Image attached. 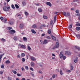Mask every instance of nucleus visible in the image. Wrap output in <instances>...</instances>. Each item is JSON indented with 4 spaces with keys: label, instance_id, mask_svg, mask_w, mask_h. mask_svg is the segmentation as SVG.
<instances>
[{
    "label": "nucleus",
    "instance_id": "1",
    "mask_svg": "<svg viewBox=\"0 0 80 80\" xmlns=\"http://www.w3.org/2000/svg\"><path fill=\"white\" fill-rule=\"evenodd\" d=\"M59 57L60 58H63V59L64 60H65L66 58V57L65 56H63V52H60Z\"/></svg>",
    "mask_w": 80,
    "mask_h": 80
},
{
    "label": "nucleus",
    "instance_id": "2",
    "mask_svg": "<svg viewBox=\"0 0 80 80\" xmlns=\"http://www.w3.org/2000/svg\"><path fill=\"white\" fill-rule=\"evenodd\" d=\"M10 8V7L5 6L3 8V10L5 12H8Z\"/></svg>",
    "mask_w": 80,
    "mask_h": 80
},
{
    "label": "nucleus",
    "instance_id": "3",
    "mask_svg": "<svg viewBox=\"0 0 80 80\" xmlns=\"http://www.w3.org/2000/svg\"><path fill=\"white\" fill-rule=\"evenodd\" d=\"M24 24H23L22 23H21L20 24L19 26V28L21 29L22 30V29H23V28H24Z\"/></svg>",
    "mask_w": 80,
    "mask_h": 80
},
{
    "label": "nucleus",
    "instance_id": "4",
    "mask_svg": "<svg viewBox=\"0 0 80 80\" xmlns=\"http://www.w3.org/2000/svg\"><path fill=\"white\" fill-rule=\"evenodd\" d=\"M18 46L19 47L21 48H24V49H25V48H26L25 46L23 45H21L20 44H19L18 45Z\"/></svg>",
    "mask_w": 80,
    "mask_h": 80
},
{
    "label": "nucleus",
    "instance_id": "5",
    "mask_svg": "<svg viewBox=\"0 0 80 80\" xmlns=\"http://www.w3.org/2000/svg\"><path fill=\"white\" fill-rule=\"evenodd\" d=\"M16 32L14 30H11V31H9V32L10 33H11V34H13V33H15Z\"/></svg>",
    "mask_w": 80,
    "mask_h": 80
},
{
    "label": "nucleus",
    "instance_id": "6",
    "mask_svg": "<svg viewBox=\"0 0 80 80\" xmlns=\"http://www.w3.org/2000/svg\"><path fill=\"white\" fill-rule=\"evenodd\" d=\"M51 37L52 38V40H57V38H56V37H55V36H54L52 35L51 36Z\"/></svg>",
    "mask_w": 80,
    "mask_h": 80
},
{
    "label": "nucleus",
    "instance_id": "7",
    "mask_svg": "<svg viewBox=\"0 0 80 80\" xmlns=\"http://www.w3.org/2000/svg\"><path fill=\"white\" fill-rule=\"evenodd\" d=\"M46 4L47 5H48L49 7H52V4L50 3V2H46Z\"/></svg>",
    "mask_w": 80,
    "mask_h": 80
},
{
    "label": "nucleus",
    "instance_id": "8",
    "mask_svg": "<svg viewBox=\"0 0 80 80\" xmlns=\"http://www.w3.org/2000/svg\"><path fill=\"white\" fill-rule=\"evenodd\" d=\"M78 61V58L76 57L75 58V59L74 60V62L75 63H77Z\"/></svg>",
    "mask_w": 80,
    "mask_h": 80
},
{
    "label": "nucleus",
    "instance_id": "9",
    "mask_svg": "<svg viewBox=\"0 0 80 80\" xmlns=\"http://www.w3.org/2000/svg\"><path fill=\"white\" fill-rule=\"evenodd\" d=\"M56 48H58V47H59V44L58 43V42H56Z\"/></svg>",
    "mask_w": 80,
    "mask_h": 80
},
{
    "label": "nucleus",
    "instance_id": "10",
    "mask_svg": "<svg viewBox=\"0 0 80 80\" xmlns=\"http://www.w3.org/2000/svg\"><path fill=\"white\" fill-rule=\"evenodd\" d=\"M30 58L31 60H32L33 61H34L36 60V59H35V58L33 57H30Z\"/></svg>",
    "mask_w": 80,
    "mask_h": 80
},
{
    "label": "nucleus",
    "instance_id": "11",
    "mask_svg": "<svg viewBox=\"0 0 80 80\" xmlns=\"http://www.w3.org/2000/svg\"><path fill=\"white\" fill-rule=\"evenodd\" d=\"M14 23V22L13 21H10L9 22V24L10 25H13Z\"/></svg>",
    "mask_w": 80,
    "mask_h": 80
},
{
    "label": "nucleus",
    "instance_id": "12",
    "mask_svg": "<svg viewBox=\"0 0 80 80\" xmlns=\"http://www.w3.org/2000/svg\"><path fill=\"white\" fill-rule=\"evenodd\" d=\"M72 24H70L68 27V28H69V30H72Z\"/></svg>",
    "mask_w": 80,
    "mask_h": 80
},
{
    "label": "nucleus",
    "instance_id": "13",
    "mask_svg": "<svg viewBox=\"0 0 80 80\" xmlns=\"http://www.w3.org/2000/svg\"><path fill=\"white\" fill-rule=\"evenodd\" d=\"M65 55H69L70 54V53L69 52L66 51H65Z\"/></svg>",
    "mask_w": 80,
    "mask_h": 80
},
{
    "label": "nucleus",
    "instance_id": "14",
    "mask_svg": "<svg viewBox=\"0 0 80 80\" xmlns=\"http://www.w3.org/2000/svg\"><path fill=\"white\" fill-rule=\"evenodd\" d=\"M4 55V54L3 53V54H2V55H0V62L1 61V59H2V56H3V55Z\"/></svg>",
    "mask_w": 80,
    "mask_h": 80
},
{
    "label": "nucleus",
    "instance_id": "15",
    "mask_svg": "<svg viewBox=\"0 0 80 80\" xmlns=\"http://www.w3.org/2000/svg\"><path fill=\"white\" fill-rule=\"evenodd\" d=\"M31 32L32 33H36V32H35V30H33V29H31Z\"/></svg>",
    "mask_w": 80,
    "mask_h": 80
},
{
    "label": "nucleus",
    "instance_id": "16",
    "mask_svg": "<svg viewBox=\"0 0 80 80\" xmlns=\"http://www.w3.org/2000/svg\"><path fill=\"white\" fill-rule=\"evenodd\" d=\"M70 67L71 68L70 70H73V67L72 66V64H71L70 65Z\"/></svg>",
    "mask_w": 80,
    "mask_h": 80
},
{
    "label": "nucleus",
    "instance_id": "17",
    "mask_svg": "<svg viewBox=\"0 0 80 80\" xmlns=\"http://www.w3.org/2000/svg\"><path fill=\"white\" fill-rule=\"evenodd\" d=\"M38 11L39 12H42V8H38Z\"/></svg>",
    "mask_w": 80,
    "mask_h": 80
},
{
    "label": "nucleus",
    "instance_id": "18",
    "mask_svg": "<svg viewBox=\"0 0 80 80\" xmlns=\"http://www.w3.org/2000/svg\"><path fill=\"white\" fill-rule=\"evenodd\" d=\"M33 28H37V26L35 24H34L32 27Z\"/></svg>",
    "mask_w": 80,
    "mask_h": 80
},
{
    "label": "nucleus",
    "instance_id": "19",
    "mask_svg": "<svg viewBox=\"0 0 80 80\" xmlns=\"http://www.w3.org/2000/svg\"><path fill=\"white\" fill-rule=\"evenodd\" d=\"M52 32V30L51 29H49L48 31V34H50Z\"/></svg>",
    "mask_w": 80,
    "mask_h": 80
},
{
    "label": "nucleus",
    "instance_id": "20",
    "mask_svg": "<svg viewBox=\"0 0 80 80\" xmlns=\"http://www.w3.org/2000/svg\"><path fill=\"white\" fill-rule=\"evenodd\" d=\"M13 39L14 40H17L18 38H17V36H15L14 37Z\"/></svg>",
    "mask_w": 80,
    "mask_h": 80
},
{
    "label": "nucleus",
    "instance_id": "21",
    "mask_svg": "<svg viewBox=\"0 0 80 80\" xmlns=\"http://www.w3.org/2000/svg\"><path fill=\"white\" fill-rule=\"evenodd\" d=\"M76 36L78 38H80V34H77V35H76Z\"/></svg>",
    "mask_w": 80,
    "mask_h": 80
},
{
    "label": "nucleus",
    "instance_id": "22",
    "mask_svg": "<svg viewBox=\"0 0 80 80\" xmlns=\"http://www.w3.org/2000/svg\"><path fill=\"white\" fill-rule=\"evenodd\" d=\"M80 27H77L76 28V30H77V31L80 30Z\"/></svg>",
    "mask_w": 80,
    "mask_h": 80
},
{
    "label": "nucleus",
    "instance_id": "23",
    "mask_svg": "<svg viewBox=\"0 0 80 80\" xmlns=\"http://www.w3.org/2000/svg\"><path fill=\"white\" fill-rule=\"evenodd\" d=\"M62 13H63V15H64V16H65V17H67V13H66V12H63Z\"/></svg>",
    "mask_w": 80,
    "mask_h": 80
},
{
    "label": "nucleus",
    "instance_id": "24",
    "mask_svg": "<svg viewBox=\"0 0 80 80\" xmlns=\"http://www.w3.org/2000/svg\"><path fill=\"white\" fill-rule=\"evenodd\" d=\"M48 42V41L47 40H44L43 42V44H46Z\"/></svg>",
    "mask_w": 80,
    "mask_h": 80
},
{
    "label": "nucleus",
    "instance_id": "25",
    "mask_svg": "<svg viewBox=\"0 0 80 80\" xmlns=\"http://www.w3.org/2000/svg\"><path fill=\"white\" fill-rule=\"evenodd\" d=\"M5 63H10V62L9 60H7L6 61Z\"/></svg>",
    "mask_w": 80,
    "mask_h": 80
},
{
    "label": "nucleus",
    "instance_id": "26",
    "mask_svg": "<svg viewBox=\"0 0 80 80\" xmlns=\"http://www.w3.org/2000/svg\"><path fill=\"white\" fill-rule=\"evenodd\" d=\"M76 49H78V50H80V48L78 46H75Z\"/></svg>",
    "mask_w": 80,
    "mask_h": 80
},
{
    "label": "nucleus",
    "instance_id": "27",
    "mask_svg": "<svg viewBox=\"0 0 80 80\" xmlns=\"http://www.w3.org/2000/svg\"><path fill=\"white\" fill-rule=\"evenodd\" d=\"M15 7L16 8H19V6L18 5L16 4L15 5Z\"/></svg>",
    "mask_w": 80,
    "mask_h": 80
},
{
    "label": "nucleus",
    "instance_id": "28",
    "mask_svg": "<svg viewBox=\"0 0 80 80\" xmlns=\"http://www.w3.org/2000/svg\"><path fill=\"white\" fill-rule=\"evenodd\" d=\"M24 13L26 15V16H27L28 15V12L25 11L24 12Z\"/></svg>",
    "mask_w": 80,
    "mask_h": 80
},
{
    "label": "nucleus",
    "instance_id": "29",
    "mask_svg": "<svg viewBox=\"0 0 80 80\" xmlns=\"http://www.w3.org/2000/svg\"><path fill=\"white\" fill-rule=\"evenodd\" d=\"M53 21L52 20H51L50 22V25H52V24H53Z\"/></svg>",
    "mask_w": 80,
    "mask_h": 80
},
{
    "label": "nucleus",
    "instance_id": "30",
    "mask_svg": "<svg viewBox=\"0 0 80 80\" xmlns=\"http://www.w3.org/2000/svg\"><path fill=\"white\" fill-rule=\"evenodd\" d=\"M35 64H34V63L33 62H31V67H34V65Z\"/></svg>",
    "mask_w": 80,
    "mask_h": 80
},
{
    "label": "nucleus",
    "instance_id": "31",
    "mask_svg": "<svg viewBox=\"0 0 80 80\" xmlns=\"http://www.w3.org/2000/svg\"><path fill=\"white\" fill-rule=\"evenodd\" d=\"M28 50H31V48L29 46H28Z\"/></svg>",
    "mask_w": 80,
    "mask_h": 80
},
{
    "label": "nucleus",
    "instance_id": "32",
    "mask_svg": "<svg viewBox=\"0 0 80 80\" xmlns=\"http://www.w3.org/2000/svg\"><path fill=\"white\" fill-rule=\"evenodd\" d=\"M25 53H22L21 54V57H24V56H25Z\"/></svg>",
    "mask_w": 80,
    "mask_h": 80
},
{
    "label": "nucleus",
    "instance_id": "33",
    "mask_svg": "<svg viewBox=\"0 0 80 80\" xmlns=\"http://www.w3.org/2000/svg\"><path fill=\"white\" fill-rule=\"evenodd\" d=\"M34 5L36 6V7H38L40 6V4L39 3H35Z\"/></svg>",
    "mask_w": 80,
    "mask_h": 80
},
{
    "label": "nucleus",
    "instance_id": "34",
    "mask_svg": "<svg viewBox=\"0 0 80 80\" xmlns=\"http://www.w3.org/2000/svg\"><path fill=\"white\" fill-rule=\"evenodd\" d=\"M43 18H44V19H47L48 18V17L46 16H43Z\"/></svg>",
    "mask_w": 80,
    "mask_h": 80
},
{
    "label": "nucleus",
    "instance_id": "35",
    "mask_svg": "<svg viewBox=\"0 0 80 80\" xmlns=\"http://www.w3.org/2000/svg\"><path fill=\"white\" fill-rule=\"evenodd\" d=\"M25 69L26 70H28V66H25Z\"/></svg>",
    "mask_w": 80,
    "mask_h": 80
},
{
    "label": "nucleus",
    "instance_id": "36",
    "mask_svg": "<svg viewBox=\"0 0 80 80\" xmlns=\"http://www.w3.org/2000/svg\"><path fill=\"white\" fill-rule=\"evenodd\" d=\"M12 72H13V73H14V74H17V71H15L12 70Z\"/></svg>",
    "mask_w": 80,
    "mask_h": 80
},
{
    "label": "nucleus",
    "instance_id": "37",
    "mask_svg": "<svg viewBox=\"0 0 80 80\" xmlns=\"http://www.w3.org/2000/svg\"><path fill=\"white\" fill-rule=\"evenodd\" d=\"M22 4L23 6H25L26 5V3L24 2H22Z\"/></svg>",
    "mask_w": 80,
    "mask_h": 80
},
{
    "label": "nucleus",
    "instance_id": "38",
    "mask_svg": "<svg viewBox=\"0 0 80 80\" xmlns=\"http://www.w3.org/2000/svg\"><path fill=\"white\" fill-rule=\"evenodd\" d=\"M23 40H27V38L25 37H24L23 38Z\"/></svg>",
    "mask_w": 80,
    "mask_h": 80
},
{
    "label": "nucleus",
    "instance_id": "39",
    "mask_svg": "<svg viewBox=\"0 0 80 80\" xmlns=\"http://www.w3.org/2000/svg\"><path fill=\"white\" fill-rule=\"evenodd\" d=\"M54 18V21H55V20H56V19H57V16H55Z\"/></svg>",
    "mask_w": 80,
    "mask_h": 80
},
{
    "label": "nucleus",
    "instance_id": "40",
    "mask_svg": "<svg viewBox=\"0 0 80 80\" xmlns=\"http://www.w3.org/2000/svg\"><path fill=\"white\" fill-rule=\"evenodd\" d=\"M7 30H11V29H12V28L11 27H8L7 28Z\"/></svg>",
    "mask_w": 80,
    "mask_h": 80
},
{
    "label": "nucleus",
    "instance_id": "41",
    "mask_svg": "<svg viewBox=\"0 0 80 80\" xmlns=\"http://www.w3.org/2000/svg\"><path fill=\"white\" fill-rule=\"evenodd\" d=\"M17 76H18V77H21L22 76V74H20L18 73L17 74Z\"/></svg>",
    "mask_w": 80,
    "mask_h": 80
},
{
    "label": "nucleus",
    "instance_id": "42",
    "mask_svg": "<svg viewBox=\"0 0 80 80\" xmlns=\"http://www.w3.org/2000/svg\"><path fill=\"white\" fill-rule=\"evenodd\" d=\"M75 12L76 13H79V11L78 10H76L75 11Z\"/></svg>",
    "mask_w": 80,
    "mask_h": 80
},
{
    "label": "nucleus",
    "instance_id": "43",
    "mask_svg": "<svg viewBox=\"0 0 80 80\" xmlns=\"http://www.w3.org/2000/svg\"><path fill=\"white\" fill-rule=\"evenodd\" d=\"M46 38H48V39H50L51 38L49 36H47Z\"/></svg>",
    "mask_w": 80,
    "mask_h": 80
},
{
    "label": "nucleus",
    "instance_id": "44",
    "mask_svg": "<svg viewBox=\"0 0 80 80\" xmlns=\"http://www.w3.org/2000/svg\"><path fill=\"white\" fill-rule=\"evenodd\" d=\"M60 75H63V73H62V70H60Z\"/></svg>",
    "mask_w": 80,
    "mask_h": 80
},
{
    "label": "nucleus",
    "instance_id": "45",
    "mask_svg": "<svg viewBox=\"0 0 80 80\" xmlns=\"http://www.w3.org/2000/svg\"><path fill=\"white\" fill-rule=\"evenodd\" d=\"M12 8H13V9L15 8V6L13 5L12 4Z\"/></svg>",
    "mask_w": 80,
    "mask_h": 80
},
{
    "label": "nucleus",
    "instance_id": "46",
    "mask_svg": "<svg viewBox=\"0 0 80 80\" xmlns=\"http://www.w3.org/2000/svg\"><path fill=\"white\" fill-rule=\"evenodd\" d=\"M22 62H25V59L24 58H22Z\"/></svg>",
    "mask_w": 80,
    "mask_h": 80
},
{
    "label": "nucleus",
    "instance_id": "47",
    "mask_svg": "<svg viewBox=\"0 0 80 80\" xmlns=\"http://www.w3.org/2000/svg\"><path fill=\"white\" fill-rule=\"evenodd\" d=\"M1 20H3V17H0Z\"/></svg>",
    "mask_w": 80,
    "mask_h": 80
},
{
    "label": "nucleus",
    "instance_id": "48",
    "mask_svg": "<svg viewBox=\"0 0 80 80\" xmlns=\"http://www.w3.org/2000/svg\"><path fill=\"white\" fill-rule=\"evenodd\" d=\"M76 26H80V23H77L76 24Z\"/></svg>",
    "mask_w": 80,
    "mask_h": 80
},
{
    "label": "nucleus",
    "instance_id": "49",
    "mask_svg": "<svg viewBox=\"0 0 80 80\" xmlns=\"http://www.w3.org/2000/svg\"><path fill=\"white\" fill-rule=\"evenodd\" d=\"M66 72H68V73L69 72H71V71H70V70H67L66 71Z\"/></svg>",
    "mask_w": 80,
    "mask_h": 80
},
{
    "label": "nucleus",
    "instance_id": "50",
    "mask_svg": "<svg viewBox=\"0 0 80 80\" xmlns=\"http://www.w3.org/2000/svg\"><path fill=\"white\" fill-rule=\"evenodd\" d=\"M7 18H5V19H4V23L5 22H7Z\"/></svg>",
    "mask_w": 80,
    "mask_h": 80
},
{
    "label": "nucleus",
    "instance_id": "51",
    "mask_svg": "<svg viewBox=\"0 0 80 80\" xmlns=\"http://www.w3.org/2000/svg\"><path fill=\"white\" fill-rule=\"evenodd\" d=\"M55 78V74H53L52 75V78Z\"/></svg>",
    "mask_w": 80,
    "mask_h": 80
},
{
    "label": "nucleus",
    "instance_id": "52",
    "mask_svg": "<svg viewBox=\"0 0 80 80\" xmlns=\"http://www.w3.org/2000/svg\"><path fill=\"white\" fill-rule=\"evenodd\" d=\"M67 15L68 16H70V14L69 12H67Z\"/></svg>",
    "mask_w": 80,
    "mask_h": 80
},
{
    "label": "nucleus",
    "instance_id": "53",
    "mask_svg": "<svg viewBox=\"0 0 80 80\" xmlns=\"http://www.w3.org/2000/svg\"><path fill=\"white\" fill-rule=\"evenodd\" d=\"M56 46H54V47L53 48H52V49L53 50H55V48H56Z\"/></svg>",
    "mask_w": 80,
    "mask_h": 80
},
{
    "label": "nucleus",
    "instance_id": "54",
    "mask_svg": "<svg viewBox=\"0 0 80 80\" xmlns=\"http://www.w3.org/2000/svg\"><path fill=\"white\" fill-rule=\"evenodd\" d=\"M3 71H0V74H1V75H2V74H3Z\"/></svg>",
    "mask_w": 80,
    "mask_h": 80
},
{
    "label": "nucleus",
    "instance_id": "55",
    "mask_svg": "<svg viewBox=\"0 0 80 80\" xmlns=\"http://www.w3.org/2000/svg\"><path fill=\"white\" fill-rule=\"evenodd\" d=\"M1 68H4V65H2L1 66Z\"/></svg>",
    "mask_w": 80,
    "mask_h": 80
},
{
    "label": "nucleus",
    "instance_id": "56",
    "mask_svg": "<svg viewBox=\"0 0 80 80\" xmlns=\"http://www.w3.org/2000/svg\"><path fill=\"white\" fill-rule=\"evenodd\" d=\"M30 69L31 70H32V71H33L34 70L33 69V68H30Z\"/></svg>",
    "mask_w": 80,
    "mask_h": 80
},
{
    "label": "nucleus",
    "instance_id": "57",
    "mask_svg": "<svg viewBox=\"0 0 80 80\" xmlns=\"http://www.w3.org/2000/svg\"><path fill=\"white\" fill-rule=\"evenodd\" d=\"M44 36H45V34H42V36L43 37Z\"/></svg>",
    "mask_w": 80,
    "mask_h": 80
},
{
    "label": "nucleus",
    "instance_id": "58",
    "mask_svg": "<svg viewBox=\"0 0 80 80\" xmlns=\"http://www.w3.org/2000/svg\"><path fill=\"white\" fill-rule=\"evenodd\" d=\"M52 56H53V57H55V55L53 53L52 54Z\"/></svg>",
    "mask_w": 80,
    "mask_h": 80
},
{
    "label": "nucleus",
    "instance_id": "59",
    "mask_svg": "<svg viewBox=\"0 0 80 80\" xmlns=\"http://www.w3.org/2000/svg\"><path fill=\"white\" fill-rule=\"evenodd\" d=\"M17 57L18 58H20V55H18L17 56Z\"/></svg>",
    "mask_w": 80,
    "mask_h": 80
},
{
    "label": "nucleus",
    "instance_id": "60",
    "mask_svg": "<svg viewBox=\"0 0 80 80\" xmlns=\"http://www.w3.org/2000/svg\"><path fill=\"white\" fill-rule=\"evenodd\" d=\"M21 80H25V78H22Z\"/></svg>",
    "mask_w": 80,
    "mask_h": 80
},
{
    "label": "nucleus",
    "instance_id": "61",
    "mask_svg": "<svg viewBox=\"0 0 80 80\" xmlns=\"http://www.w3.org/2000/svg\"><path fill=\"white\" fill-rule=\"evenodd\" d=\"M76 15H77V16H80V14H76Z\"/></svg>",
    "mask_w": 80,
    "mask_h": 80
},
{
    "label": "nucleus",
    "instance_id": "62",
    "mask_svg": "<svg viewBox=\"0 0 80 80\" xmlns=\"http://www.w3.org/2000/svg\"><path fill=\"white\" fill-rule=\"evenodd\" d=\"M1 40H5V39L4 38H2L1 39Z\"/></svg>",
    "mask_w": 80,
    "mask_h": 80
},
{
    "label": "nucleus",
    "instance_id": "63",
    "mask_svg": "<svg viewBox=\"0 0 80 80\" xmlns=\"http://www.w3.org/2000/svg\"><path fill=\"white\" fill-rule=\"evenodd\" d=\"M78 0H74L73 1V2H78Z\"/></svg>",
    "mask_w": 80,
    "mask_h": 80
},
{
    "label": "nucleus",
    "instance_id": "64",
    "mask_svg": "<svg viewBox=\"0 0 80 80\" xmlns=\"http://www.w3.org/2000/svg\"><path fill=\"white\" fill-rule=\"evenodd\" d=\"M16 80H20V79H19L18 78H16Z\"/></svg>",
    "mask_w": 80,
    "mask_h": 80
}]
</instances>
